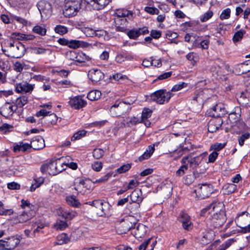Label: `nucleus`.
<instances>
[{
  "label": "nucleus",
  "instance_id": "f257e3e1",
  "mask_svg": "<svg viewBox=\"0 0 250 250\" xmlns=\"http://www.w3.org/2000/svg\"><path fill=\"white\" fill-rule=\"evenodd\" d=\"M87 204L95 208L97 215L100 217H106L111 215V206L106 201L97 199L89 201Z\"/></svg>",
  "mask_w": 250,
  "mask_h": 250
},
{
  "label": "nucleus",
  "instance_id": "f03ea898",
  "mask_svg": "<svg viewBox=\"0 0 250 250\" xmlns=\"http://www.w3.org/2000/svg\"><path fill=\"white\" fill-rule=\"evenodd\" d=\"M92 183L88 179L78 177L74 182V188L78 193L82 195L88 193L92 190Z\"/></svg>",
  "mask_w": 250,
  "mask_h": 250
},
{
  "label": "nucleus",
  "instance_id": "7ed1b4c3",
  "mask_svg": "<svg viewBox=\"0 0 250 250\" xmlns=\"http://www.w3.org/2000/svg\"><path fill=\"white\" fill-rule=\"evenodd\" d=\"M172 95L170 91H167L166 89L157 90L152 93L150 96V100L160 104L167 103Z\"/></svg>",
  "mask_w": 250,
  "mask_h": 250
},
{
  "label": "nucleus",
  "instance_id": "20e7f679",
  "mask_svg": "<svg viewBox=\"0 0 250 250\" xmlns=\"http://www.w3.org/2000/svg\"><path fill=\"white\" fill-rule=\"evenodd\" d=\"M81 0H69L66 2L63 15L66 17L76 16L81 8Z\"/></svg>",
  "mask_w": 250,
  "mask_h": 250
},
{
  "label": "nucleus",
  "instance_id": "39448f33",
  "mask_svg": "<svg viewBox=\"0 0 250 250\" xmlns=\"http://www.w3.org/2000/svg\"><path fill=\"white\" fill-rule=\"evenodd\" d=\"M123 226L125 228V231L131 230V233L133 234L136 238H142L146 234V228L143 224H139L136 228L134 227V228H132L133 225L132 223L130 222L126 221L125 222Z\"/></svg>",
  "mask_w": 250,
  "mask_h": 250
},
{
  "label": "nucleus",
  "instance_id": "423d86ee",
  "mask_svg": "<svg viewBox=\"0 0 250 250\" xmlns=\"http://www.w3.org/2000/svg\"><path fill=\"white\" fill-rule=\"evenodd\" d=\"M224 208V205L222 202L215 201L203 209L201 214L202 215H205L206 212H208L210 216H212L213 214L225 213Z\"/></svg>",
  "mask_w": 250,
  "mask_h": 250
},
{
  "label": "nucleus",
  "instance_id": "0eeeda50",
  "mask_svg": "<svg viewBox=\"0 0 250 250\" xmlns=\"http://www.w3.org/2000/svg\"><path fill=\"white\" fill-rule=\"evenodd\" d=\"M237 226L243 229L245 232H250V214L244 211L239 214L235 219Z\"/></svg>",
  "mask_w": 250,
  "mask_h": 250
},
{
  "label": "nucleus",
  "instance_id": "6e6552de",
  "mask_svg": "<svg viewBox=\"0 0 250 250\" xmlns=\"http://www.w3.org/2000/svg\"><path fill=\"white\" fill-rule=\"evenodd\" d=\"M204 158L203 154L198 156H193V155L189 154L182 158L181 163H186L189 165V167L192 168H196L199 167L200 164L202 162Z\"/></svg>",
  "mask_w": 250,
  "mask_h": 250
},
{
  "label": "nucleus",
  "instance_id": "1a4fd4ad",
  "mask_svg": "<svg viewBox=\"0 0 250 250\" xmlns=\"http://www.w3.org/2000/svg\"><path fill=\"white\" fill-rule=\"evenodd\" d=\"M37 7L42 19H47L51 16L52 9L49 2L45 0H41L38 3Z\"/></svg>",
  "mask_w": 250,
  "mask_h": 250
},
{
  "label": "nucleus",
  "instance_id": "9d476101",
  "mask_svg": "<svg viewBox=\"0 0 250 250\" xmlns=\"http://www.w3.org/2000/svg\"><path fill=\"white\" fill-rule=\"evenodd\" d=\"M195 192L199 198L204 199L212 193V188L211 185L208 184H198L196 186Z\"/></svg>",
  "mask_w": 250,
  "mask_h": 250
},
{
  "label": "nucleus",
  "instance_id": "9b49d317",
  "mask_svg": "<svg viewBox=\"0 0 250 250\" xmlns=\"http://www.w3.org/2000/svg\"><path fill=\"white\" fill-rule=\"evenodd\" d=\"M129 109V107H126L124 103L116 101L112 105L109 109L111 115L112 116H118L125 113Z\"/></svg>",
  "mask_w": 250,
  "mask_h": 250
},
{
  "label": "nucleus",
  "instance_id": "f8f14e48",
  "mask_svg": "<svg viewBox=\"0 0 250 250\" xmlns=\"http://www.w3.org/2000/svg\"><path fill=\"white\" fill-rule=\"evenodd\" d=\"M210 225L214 228H219L224 224L227 220L225 213L218 214H213L210 216Z\"/></svg>",
  "mask_w": 250,
  "mask_h": 250
},
{
  "label": "nucleus",
  "instance_id": "ddd939ff",
  "mask_svg": "<svg viewBox=\"0 0 250 250\" xmlns=\"http://www.w3.org/2000/svg\"><path fill=\"white\" fill-rule=\"evenodd\" d=\"M25 52L24 45L21 42H16L15 46L10 49V54L9 57L15 58H20L22 57Z\"/></svg>",
  "mask_w": 250,
  "mask_h": 250
},
{
  "label": "nucleus",
  "instance_id": "4468645a",
  "mask_svg": "<svg viewBox=\"0 0 250 250\" xmlns=\"http://www.w3.org/2000/svg\"><path fill=\"white\" fill-rule=\"evenodd\" d=\"M229 113L225 105L221 103L216 104L211 110V115L215 118H220Z\"/></svg>",
  "mask_w": 250,
  "mask_h": 250
},
{
  "label": "nucleus",
  "instance_id": "2eb2a0df",
  "mask_svg": "<svg viewBox=\"0 0 250 250\" xmlns=\"http://www.w3.org/2000/svg\"><path fill=\"white\" fill-rule=\"evenodd\" d=\"M35 215L33 210L25 211L14 218L15 223H23L32 218Z\"/></svg>",
  "mask_w": 250,
  "mask_h": 250
},
{
  "label": "nucleus",
  "instance_id": "dca6fc26",
  "mask_svg": "<svg viewBox=\"0 0 250 250\" xmlns=\"http://www.w3.org/2000/svg\"><path fill=\"white\" fill-rule=\"evenodd\" d=\"M17 108L14 109L10 103H6L0 108V113L3 117L8 118L13 115Z\"/></svg>",
  "mask_w": 250,
  "mask_h": 250
},
{
  "label": "nucleus",
  "instance_id": "f3484780",
  "mask_svg": "<svg viewBox=\"0 0 250 250\" xmlns=\"http://www.w3.org/2000/svg\"><path fill=\"white\" fill-rule=\"evenodd\" d=\"M70 105L75 109H79L86 105V101L80 96H76L71 98L69 101Z\"/></svg>",
  "mask_w": 250,
  "mask_h": 250
},
{
  "label": "nucleus",
  "instance_id": "a211bd4d",
  "mask_svg": "<svg viewBox=\"0 0 250 250\" xmlns=\"http://www.w3.org/2000/svg\"><path fill=\"white\" fill-rule=\"evenodd\" d=\"M35 84L28 83L26 82L17 83L16 85V91L17 93H31L34 88Z\"/></svg>",
  "mask_w": 250,
  "mask_h": 250
},
{
  "label": "nucleus",
  "instance_id": "6ab92c4d",
  "mask_svg": "<svg viewBox=\"0 0 250 250\" xmlns=\"http://www.w3.org/2000/svg\"><path fill=\"white\" fill-rule=\"evenodd\" d=\"M4 241L5 250H12L20 244L21 240L18 237L13 236L6 238Z\"/></svg>",
  "mask_w": 250,
  "mask_h": 250
},
{
  "label": "nucleus",
  "instance_id": "aec40b11",
  "mask_svg": "<svg viewBox=\"0 0 250 250\" xmlns=\"http://www.w3.org/2000/svg\"><path fill=\"white\" fill-rule=\"evenodd\" d=\"M88 77L93 82H98L104 78V73L98 69H91L88 71Z\"/></svg>",
  "mask_w": 250,
  "mask_h": 250
},
{
  "label": "nucleus",
  "instance_id": "412c9836",
  "mask_svg": "<svg viewBox=\"0 0 250 250\" xmlns=\"http://www.w3.org/2000/svg\"><path fill=\"white\" fill-rule=\"evenodd\" d=\"M223 124L221 118H213L210 120L208 124V131L213 133L219 130Z\"/></svg>",
  "mask_w": 250,
  "mask_h": 250
},
{
  "label": "nucleus",
  "instance_id": "4be33fe9",
  "mask_svg": "<svg viewBox=\"0 0 250 250\" xmlns=\"http://www.w3.org/2000/svg\"><path fill=\"white\" fill-rule=\"evenodd\" d=\"M97 10L104 9L111 0H84Z\"/></svg>",
  "mask_w": 250,
  "mask_h": 250
},
{
  "label": "nucleus",
  "instance_id": "5701e85b",
  "mask_svg": "<svg viewBox=\"0 0 250 250\" xmlns=\"http://www.w3.org/2000/svg\"><path fill=\"white\" fill-rule=\"evenodd\" d=\"M241 116V108L240 106H236L229 113V119L233 124L237 123L239 121Z\"/></svg>",
  "mask_w": 250,
  "mask_h": 250
},
{
  "label": "nucleus",
  "instance_id": "b1692460",
  "mask_svg": "<svg viewBox=\"0 0 250 250\" xmlns=\"http://www.w3.org/2000/svg\"><path fill=\"white\" fill-rule=\"evenodd\" d=\"M58 215L62 216L63 218L71 220L77 215V212L75 211H69L64 208H60L57 210Z\"/></svg>",
  "mask_w": 250,
  "mask_h": 250
},
{
  "label": "nucleus",
  "instance_id": "393cba45",
  "mask_svg": "<svg viewBox=\"0 0 250 250\" xmlns=\"http://www.w3.org/2000/svg\"><path fill=\"white\" fill-rule=\"evenodd\" d=\"M31 143V146L34 149H41L45 146L44 141L41 136L35 137Z\"/></svg>",
  "mask_w": 250,
  "mask_h": 250
},
{
  "label": "nucleus",
  "instance_id": "a878e982",
  "mask_svg": "<svg viewBox=\"0 0 250 250\" xmlns=\"http://www.w3.org/2000/svg\"><path fill=\"white\" fill-rule=\"evenodd\" d=\"M181 222L185 229L189 230L192 228V223L190 220V216L185 212H182L181 214Z\"/></svg>",
  "mask_w": 250,
  "mask_h": 250
},
{
  "label": "nucleus",
  "instance_id": "bb28decb",
  "mask_svg": "<svg viewBox=\"0 0 250 250\" xmlns=\"http://www.w3.org/2000/svg\"><path fill=\"white\" fill-rule=\"evenodd\" d=\"M129 196L130 197L131 201L133 203H138L140 204L143 199L142 192L140 189H136L134 190Z\"/></svg>",
  "mask_w": 250,
  "mask_h": 250
},
{
  "label": "nucleus",
  "instance_id": "cd10ccee",
  "mask_svg": "<svg viewBox=\"0 0 250 250\" xmlns=\"http://www.w3.org/2000/svg\"><path fill=\"white\" fill-rule=\"evenodd\" d=\"M10 39L16 40H33L35 36L33 35H27L19 32H14L11 34Z\"/></svg>",
  "mask_w": 250,
  "mask_h": 250
},
{
  "label": "nucleus",
  "instance_id": "c85d7f7f",
  "mask_svg": "<svg viewBox=\"0 0 250 250\" xmlns=\"http://www.w3.org/2000/svg\"><path fill=\"white\" fill-rule=\"evenodd\" d=\"M87 43L83 41L71 40L69 41L68 46L72 49H77L80 47H85Z\"/></svg>",
  "mask_w": 250,
  "mask_h": 250
},
{
  "label": "nucleus",
  "instance_id": "c756f323",
  "mask_svg": "<svg viewBox=\"0 0 250 250\" xmlns=\"http://www.w3.org/2000/svg\"><path fill=\"white\" fill-rule=\"evenodd\" d=\"M155 150V145L149 146L146 151L139 158L140 161L148 159Z\"/></svg>",
  "mask_w": 250,
  "mask_h": 250
},
{
  "label": "nucleus",
  "instance_id": "7c9ffc66",
  "mask_svg": "<svg viewBox=\"0 0 250 250\" xmlns=\"http://www.w3.org/2000/svg\"><path fill=\"white\" fill-rule=\"evenodd\" d=\"M44 181V179L43 177H40L34 179L33 183L32 184L30 190L31 192L34 191L36 188H39Z\"/></svg>",
  "mask_w": 250,
  "mask_h": 250
},
{
  "label": "nucleus",
  "instance_id": "2f4dec72",
  "mask_svg": "<svg viewBox=\"0 0 250 250\" xmlns=\"http://www.w3.org/2000/svg\"><path fill=\"white\" fill-rule=\"evenodd\" d=\"M57 160L53 159L50 160L48 164L49 170L48 173L50 175H55L57 174Z\"/></svg>",
  "mask_w": 250,
  "mask_h": 250
},
{
  "label": "nucleus",
  "instance_id": "473e14b6",
  "mask_svg": "<svg viewBox=\"0 0 250 250\" xmlns=\"http://www.w3.org/2000/svg\"><path fill=\"white\" fill-rule=\"evenodd\" d=\"M139 120L135 117H127L124 119L123 124L125 126H131L136 125L139 123Z\"/></svg>",
  "mask_w": 250,
  "mask_h": 250
},
{
  "label": "nucleus",
  "instance_id": "72a5a7b5",
  "mask_svg": "<svg viewBox=\"0 0 250 250\" xmlns=\"http://www.w3.org/2000/svg\"><path fill=\"white\" fill-rule=\"evenodd\" d=\"M101 95L102 93L99 90H91L88 92L87 98L90 101L98 100L100 98Z\"/></svg>",
  "mask_w": 250,
  "mask_h": 250
},
{
  "label": "nucleus",
  "instance_id": "f704fd0d",
  "mask_svg": "<svg viewBox=\"0 0 250 250\" xmlns=\"http://www.w3.org/2000/svg\"><path fill=\"white\" fill-rule=\"evenodd\" d=\"M66 201L69 205L74 207H79L80 205L79 201L76 199V196L74 195L67 196Z\"/></svg>",
  "mask_w": 250,
  "mask_h": 250
},
{
  "label": "nucleus",
  "instance_id": "c9c22d12",
  "mask_svg": "<svg viewBox=\"0 0 250 250\" xmlns=\"http://www.w3.org/2000/svg\"><path fill=\"white\" fill-rule=\"evenodd\" d=\"M31 147V143L30 144H29L28 143H23L21 142L20 143L19 145L14 146V150L15 152L20 151H25Z\"/></svg>",
  "mask_w": 250,
  "mask_h": 250
},
{
  "label": "nucleus",
  "instance_id": "e433bc0d",
  "mask_svg": "<svg viewBox=\"0 0 250 250\" xmlns=\"http://www.w3.org/2000/svg\"><path fill=\"white\" fill-rule=\"evenodd\" d=\"M28 102V97L26 95H22L18 98L15 103L17 107H22Z\"/></svg>",
  "mask_w": 250,
  "mask_h": 250
},
{
  "label": "nucleus",
  "instance_id": "4c0bfd02",
  "mask_svg": "<svg viewBox=\"0 0 250 250\" xmlns=\"http://www.w3.org/2000/svg\"><path fill=\"white\" fill-rule=\"evenodd\" d=\"M115 14L118 17H129V16H132V13L125 9H117L116 11Z\"/></svg>",
  "mask_w": 250,
  "mask_h": 250
},
{
  "label": "nucleus",
  "instance_id": "58836bf2",
  "mask_svg": "<svg viewBox=\"0 0 250 250\" xmlns=\"http://www.w3.org/2000/svg\"><path fill=\"white\" fill-rule=\"evenodd\" d=\"M32 31L34 33L42 36L45 35L46 33V29L45 28V27L38 25L35 26L33 28Z\"/></svg>",
  "mask_w": 250,
  "mask_h": 250
},
{
  "label": "nucleus",
  "instance_id": "ea45409f",
  "mask_svg": "<svg viewBox=\"0 0 250 250\" xmlns=\"http://www.w3.org/2000/svg\"><path fill=\"white\" fill-rule=\"evenodd\" d=\"M34 53L38 55L48 54L51 55L52 51L49 48H43L41 47H34L33 48Z\"/></svg>",
  "mask_w": 250,
  "mask_h": 250
},
{
  "label": "nucleus",
  "instance_id": "a19ab883",
  "mask_svg": "<svg viewBox=\"0 0 250 250\" xmlns=\"http://www.w3.org/2000/svg\"><path fill=\"white\" fill-rule=\"evenodd\" d=\"M14 211L12 209H5L3 203L0 201V215L7 216L13 214Z\"/></svg>",
  "mask_w": 250,
  "mask_h": 250
},
{
  "label": "nucleus",
  "instance_id": "79ce46f5",
  "mask_svg": "<svg viewBox=\"0 0 250 250\" xmlns=\"http://www.w3.org/2000/svg\"><path fill=\"white\" fill-rule=\"evenodd\" d=\"M245 33L246 31L244 30H240L236 32L233 37V42L234 43H236L241 41L242 39L243 36Z\"/></svg>",
  "mask_w": 250,
  "mask_h": 250
},
{
  "label": "nucleus",
  "instance_id": "37998d69",
  "mask_svg": "<svg viewBox=\"0 0 250 250\" xmlns=\"http://www.w3.org/2000/svg\"><path fill=\"white\" fill-rule=\"evenodd\" d=\"M182 165L176 171V175L177 176L181 177L184 175L186 171L188 170V166L186 163H182Z\"/></svg>",
  "mask_w": 250,
  "mask_h": 250
},
{
  "label": "nucleus",
  "instance_id": "c03bdc74",
  "mask_svg": "<svg viewBox=\"0 0 250 250\" xmlns=\"http://www.w3.org/2000/svg\"><path fill=\"white\" fill-rule=\"evenodd\" d=\"M57 244L62 245L68 242L69 241V239L66 234L62 233L57 237Z\"/></svg>",
  "mask_w": 250,
  "mask_h": 250
},
{
  "label": "nucleus",
  "instance_id": "a18cd8bd",
  "mask_svg": "<svg viewBox=\"0 0 250 250\" xmlns=\"http://www.w3.org/2000/svg\"><path fill=\"white\" fill-rule=\"evenodd\" d=\"M112 175V173L109 172L106 174L103 177L96 179L95 181H93V184H97V183H104L106 182L108 180V179L111 177Z\"/></svg>",
  "mask_w": 250,
  "mask_h": 250
},
{
  "label": "nucleus",
  "instance_id": "49530a36",
  "mask_svg": "<svg viewBox=\"0 0 250 250\" xmlns=\"http://www.w3.org/2000/svg\"><path fill=\"white\" fill-rule=\"evenodd\" d=\"M54 30L56 33H58L61 35L65 34L68 32L67 28L61 25H57L55 27Z\"/></svg>",
  "mask_w": 250,
  "mask_h": 250
},
{
  "label": "nucleus",
  "instance_id": "de8ad7c7",
  "mask_svg": "<svg viewBox=\"0 0 250 250\" xmlns=\"http://www.w3.org/2000/svg\"><path fill=\"white\" fill-rule=\"evenodd\" d=\"M68 226L67 223L64 221L59 220L57 221L54 225V228L57 229L63 230Z\"/></svg>",
  "mask_w": 250,
  "mask_h": 250
},
{
  "label": "nucleus",
  "instance_id": "09e8293b",
  "mask_svg": "<svg viewBox=\"0 0 250 250\" xmlns=\"http://www.w3.org/2000/svg\"><path fill=\"white\" fill-rule=\"evenodd\" d=\"M86 134V131L82 130L78 131L74 134L73 136L71 137V141H74L77 140H79L83 137Z\"/></svg>",
  "mask_w": 250,
  "mask_h": 250
},
{
  "label": "nucleus",
  "instance_id": "8fccbe9b",
  "mask_svg": "<svg viewBox=\"0 0 250 250\" xmlns=\"http://www.w3.org/2000/svg\"><path fill=\"white\" fill-rule=\"evenodd\" d=\"M250 93L247 92H241L239 96L237 98V100L238 102L241 104H247L246 103V102L244 101L246 98H249L250 97Z\"/></svg>",
  "mask_w": 250,
  "mask_h": 250
},
{
  "label": "nucleus",
  "instance_id": "3c124183",
  "mask_svg": "<svg viewBox=\"0 0 250 250\" xmlns=\"http://www.w3.org/2000/svg\"><path fill=\"white\" fill-rule=\"evenodd\" d=\"M128 209L131 212H136L139 210L140 208V204L138 203H129L127 206Z\"/></svg>",
  "mask_w": 250,
  "mask_h": 250
},
{
  "label": "nucleus",
  "instance_id": "603ef678",
  "mask_svg": "<svg viewBox=\"0 0 250 250\" xmlns=\"http://www.w3.org/2000/svg\"><path fill=\"white\" fill-rule=\"evenodd\" d=\"M152 112V111L149 108H145L142 111V119L143 120L147 119L151 116Z\"/></svg>",
  "mask_w": 250,
  "mask_h": 250
},
{
  "label": "nucleus",
  "instance_id": "864d4df0",
  "mask_svg": "<svg viewBox=\"0 0 250 250\" xmlns=\"http://www.w3.org/2000/svg\"><path fill=\"white\" fill-rule=\"evenodd\" d=\"M212 15V12L211 11H208L200 16V20L202 22H205L210 19Z\"/></svg>",
  "mask_w": 250,
  "mask_h": 250
},
{
  "label": "nucleus",
  "instance_id": "5fc2aeb1",
  "mask_svg": "<svg viewBox=\"0 0 250 250\" xmlns=\"http://www.w3.org/2000/svg\"><path fill=\"white\" fill-rule=\"evenodd\" d=\"M60 158L58 159H55V160H57V174L62 172L65 169L66 167V164H65L64 163H61L60 162Z\"/></svg>",
  "mask_w": 250,
  "mask_h": 250
},
{
  "label": "nucleus",
  "instance_id": "6e6d98bb",
  "mask_svg": "<svg viewBox=\"0 0 250 250\" xmlns=\"http://www.w3.org/2000/svg\"><path fill=\"white\" fill-rule=\"evenodd\" d=\"M131 167V164H126L122 166L116 170L117 173L119 174L123 173L128 171Z\"/></svg>",
  "mask_w": 250,
  "mask_h": 250
},
{
  "label": "nucleus",
  "instance_id": "4d7b16f0",
  "mask_svg": "<svg viewBox=\"0 0 250 250\" xmlns=\"http://www.w3.org/2000/svg\"><path fill=\"white\" fill-rule=\"evenodd\" d=\"M104 154V151L101 148H96L93 151V156L97 159L101 158Z\"/></svg>",
  "mask_w": 250,
  "mask_h": 250
},
{
  "label": "nucleus",
  "instance_id": "13d9d810",
  "mask_svg": "<svg viewBox=\"0 0 250 250\" xmlns=\"http://www.w3.org/2000/svg\"><path fill=\"white\" fill-rule=\"evenodd\" d=\"M225 146L226 144L216 143L211 146L210 149L214 150V151L217 152L222 149Z\"/></svg>",
  "mask_w": 250,
  "mask_h": 250
},
{
  "label": "nucleus",
  "instance_id": "bf43d9fd",
  "mask_svg": "<svg viewBox=\"0 0 250 250\" xmlns=\"http://www.w3.org/2000/svg\"><path fill=\"white\" fill-rule=\"evenodd\" d=\"M92 169L96 171H100L103 167V164L99 161L94 162L91 165Z\"/></svg>",
  "mask_w": 250,
  "mask_h": 250
},
{
  "label": "nucleus",
  "instance_id": "052dcab7",
  "mask_svg": "<svg viewBox=\"0 0 250 250\" xmlns=\"http://www.w3.org/2000/svg\"><path fill=\"white\" fill-rule=\"evenodd\" d=\"M226 194H230L234 192L236 189V186L233 184H229L226 186Z\"/></svg>",
  "mask_w": 250,
  "mask_h": 250
},
{
  "label": "nucleus",
  "instance_id": "680f3d73",
  "mask_svg": "<svg viewBox=\"0 0 250 250\" xmlns=\"http://www.w3.org/2000/svg\"><path fill=\"white\" fill-rule=\"evenodd\" d=\"M127 35L130 39L134 40H136L139 36L137 29L129 31L127 32Z\"/></svg>",
  "mask_w": 250,
  "mask_h": 250
},
{
  "label": "nucleus",
  "instance_id": "e2e57ef3",
  "mask_svg": "<svg viewBox=\"0 0 250 250\" xmlns=\"http://www.w3.org/2000/svg\"><path fill=\"white\" fill-rule=\"evenodd\" d=\"M250 136V134L249 133H245L240 136L238 138V142L240 146H243L245 140L249 139Z\"/></svg>",
  "mask_w": 250,
  "mask_h": 250
},
{
  "label": "nucleus",
  "instance_id": "0e129e2a",
  "mask_svg": "<svg viewBox=\"0 0 250 250\" xmlns=\"http://www.w3.org/2000/svg\"><path fill=\"white\" fill-rule=\"evenodd\" d=\"M205 92L204 91H200L197 93V100L198 104H202L204 101L206 100L207 98L205 97Z\"/></svg>",
  "mask_w": 250,
  "mask_h": 250
},
{
  "label": "nucleus",
  "instance_id": "69168bd1",
  "mask_svg": "<svg viewBox=\"0 0 250 250\" xmlns=\"http://www.w3.org/2000/svg\"><path fill=\"white\" fill-rule=\"evenodd\" d=\"M205 92L204 91H200L197 93V100L198 104H202L204 101L206 100L207 98L205 97Z\"/></svg>",
  "mask_w": 250,
  "mask_h": 250
},
{
  "label": "nucleus",
  "instance_id": "338daca9",
  "mask_svg": "<svg viewBox=\"0 0 250 250\" xmlns=\"http://www.w3.org/2000/svg\"><path fill=\"white\" fill-rule=\"evenodd\" d=\"M233 242L234 240L232 239L228 240L220 246L219 250H225L228 248H229Z\"/></svg>",
  "mask_w": 250,
  "mask_h": 250
},
{
  "label": "nucleus",
  "instance_id": "774afa93",
  "mask_svg": "<svg viewBox=\"0 0 250 250\" xmlns=\"http://www.w3.org/2000/svg\"><path fill=\"white\" fill-rule=\"evenodd\" d=\"M230 14V10L227 8L224 10L220 15V18L221 20L228 19L229 18Z\"/></svg>",
  "mask_w": 250,
  "mask_h": 250
}]
</instances>
